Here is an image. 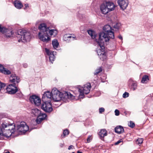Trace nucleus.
Instances as JSON below:
<instances>
[{
    "label": "nucleus",
    "mask_w": 153,
    "mask_h": 153,
    "mask_svg": "<svg viewBox=\"0 0 153 153\" xmlns=\"http://www.w3.org/2000/svg\"><path fill=\"white\" fill-rule=\"evenodd\" d=\"M4 131H0V135L4 136L7 137H10L16 131V129L14 126L11 128V130H4Z\"/></svg>",
    "instance_id": "f8f14e48"
},
{
    "label": "nucleus",
    "mask_w": 153,
    "mask_h": 153,
    "mask_svg": "<svg viewBox=\"0 0 153 153\" xmlns=\"http://www.w3.org/2000/svg\"><path fill=\"white\" fill-rule=\"evenodd\" d=\"M5 153H10V152H5Z\"/></svg>",
    "instance_id": "de8ad7c7"
},
{
    "label": "nucleus",
    "mask_w": 153,
    "mask_h": 153,
    "mask_svg": "<svg viewBox=\"0 0 153 153\" xmlns=\"http://www.w3.org/2000/svg\"><path fill=\"white\" fill-rule=\"evenodd\" d=\"M0 32L3 33H6V36L7 37H9L11 36L12 35V31L7 29H6L4 27H2L0 25Z\"/></svg>",
    "instance_id": "2eb2a0df"
},
{
    "label": "nucleus",
    "mask_w": 153,
    "mask_h": 153,
    "mask_svg": "<svg viewBox=\"0 0 153 153\" xmlns=\"http://www.w3.org/2000/svg\"><path fill=\"white\" fill-rule=\"evenodd\" d=\"M118 37L121 40H122L123 39L121 35L119 36H118Z\"/></svg>",
    "instance_id": "a18cd8bd"
},
{
    "label": "nucleus",
    "mask_w": 153,
    "mask_h": 153,
    "mask_svg": "<svg viewBox=\"0 0 153 153\" xmlns=\"http://www.w3.org/2000/svg\"><path fill=\"white\" fill-rule=\"evenodd\" d=\"M91 86L90 83H87L84 85L83 87L79 86L78 88V91L79 92V98H83L84 97V94H87L90 91Z\"/></svg>",
    "instance_id": "423d86ee"
},
{
    "label": "nucleus",
    "mask_w": 153,
    "mask_h": 153,
    "mask_svg": "<svg viewBox=\"0 0 153 153\" xmlns=\"http://www.w3.org/2000/svg\"><path fill=\"white\" fill-rule=\"evenodd\" d=\"M115 5L113 3L107 2L102 4L100 7V9L102 13L106 14L108 12L114 10Z\"/></svg>",
    "instance_id": "20e7f679"
},
{
    "label": "nucleus",
    "mask_w": 153,
    "mask_h": 153,
    "mask_svg": "<svg viewBox=\"0 0 153 153\" xmlns=\"http://www.w3.org/2000/svg\"><path fill=\"white\" fill-rule=\"evenodd\" d=\"M99 134L101 137L102 140L103 139V137L107 135V134L106 131L105 129H102L100 131Z\"/></svg>",
    "instance_id": "5701e85b"
},
{
    "label": "nucleus",
    "mask_w": 153,
    "mask_h": 153,
    "mask_svg": "<svg viewBox=\"0 0 153 153\" xmlns=\"http://www.w3.org/2000/svg\"><path fill=\"white\" fill-rule=\"evenodd\" d=\"M17 129L19 131L24 133H25L29 129L28 126L24 122H21L20 124L17 125Z\"/></svg>",
    "instance_id": "1a4fd4ad"
},
{
    "label": "nucleus",
    "mask_w": 153,
    "mask_h": 153,
    "mask_svg": "<svg viewBox=\"0 0 153 153\" xmlns=\"http://www.w3.org/2000/svg\"><path fill=\"white\" fill-rule=\"evenodd\" d=\"M52 44L53 47L55 49H56L57 48L59 45V43L58 42V41L56 39H54L52 41Z\"/></svg>",
    "instance_id": "cd10ccee"
},
{
    "label": "nucleus",
    "mask_w": 153,
    "mask_h": 153,
    "mask_svg": "<svg viewBox=\"0 0 153 153\" xmlns=\"http://www.w3.org/2000/svg\"><path fill=\"white\" fill-rule=\"evenodd\" d=\"M14 4L15 7L18 9H20L23 7V5L21 1L18 0L14 1Z\"/></svg>",
    "instance_id": "393cba45"
},
{
    "label": "nucleus",
    "mask_w": 153,
    "mask_h": 153,
    "mask_svg": "<svg viewBox=\"0 0 153 153\" xmlns=\"http://www.w3.org/2000/svg\"><path fill=\"white\" fill-rule=\"evenodd\" d=\"M92 137H91V136H88V138L87 139V141L88 143H89L91 140Z\"/></svg>",
    "instance_id": "e433bc0d"
},
{
    "label": "nucleus",
    "mask_w": 153,
    "mask_h": 153,
    "mask_svg": "<svg viewBox=\"0 0 153 153\" xmlns=\"http://www.w3.org/2000/svg\"><path fill=\"white\" fill-rule=\"evenodd\" d=\"M45 51L48 55L49 56L50 61L51 63H53L55 59L54 52H52L51 51H50L46 48L45 49Z\"/></svg>",
    "instance_id": "f3484780"
},
{
    "label": "nucleus",
    "mask_w": 153,
    "mask_h": 153,
    "mask_svg": "<svg viewBox=\"0 0 153 153\" xmlns=\"http://www.w3.org/2000/svg\"><path fill=\"white\" fill-rule=\"evenodd\" d=\"M121 26V24L120 23H117L113 25L114 28L115 30L116 31L118 30L120 28Z\"/></svg>",
    "instance_id": "c756f323"
},
{
    "label": "nucleus",
    "mask_w": 153,
    "mask_h": 153,
    "mask_svg": "<svg viewBox=\"0 0 153 153\" xmlns=\"http://www.w3.org/2000/svg\"><path fill=\"white\" fill-rule=\"evenodd\" d=\"M128 126L131 128H133L135 126L134 123L131 121L128 123Z\"/></svg>",
    "instance_id": "473e14b6"
},
{
    "label": "nucleus",
    "mask_w": 153,
    "mask_h": 153,
    "mask_svg": "<svg viewBox=\"0 0 153 153\" xmlns=\"http://www.w3.org/2000/svg\"><path fill=\"white\" fill-rule=\"evenodd\" d=\"M13 126L15 128V124L13 123L4 122L1 124V128L0 127V131L11 130V128Z\"/></svg>",
    "instance_id": "9d476101"
},
{
    "label": "nucleus",
    "mask_w": 153,
    "mask_h": 153,
    "mask_svg": "<svg viewBox=\"0 0 153 153\" xmlns=\"http://www.w3.org/2000/svg\"><path fill=\"white\" fill-rule=\"evenodd\" d=\"M8 93L10 94H15L18 91L16 85L11 84L9 85L6 88Z\"/></svg>",
    "instance_id": "ddd939ff"
},
{
    "label": "nucleus",
    "mask_w": 153,
    "mask_h": 153,
    "mask_svg": "<svg viewBox=\"0 0 153 153\" xmlns=\"http://www.w3.org/2000/svg\"><path fill=\"white\" fill-rule=\"evenodd\" d=\"M69 134V131L68 130L65 129L64 131L63 132V135H62V138H64L65 137Z\"/></svg>",
    "instance_id": "7c9ffc66"
},
{
    "label": "nucleus",
    "mask_w": 153,
    "mask_h": 153,
    "mask_svg": "<svg viewBox=\"0 0 153 153\" xmlns=\"http://www.w3.org/2000/svg\"><path fill=\"white\" fill-rule=\"evenodd\" d=\"M121 142V140H118L117 142H116L115 143V145H117L119 144Z\"/></svg>",
    "instance_id": "ea45409f"
},
{
    "label": "nucleus",
    "mask_w": 153,
    "mask_h": 153,
    "mask_svg": "<svg viewBox=\"0 0 153 153\" xmlns=\"http://www.w3.org/2000/svg\"><path fill=\"white\" fill-rule=\"evenodd\" d=\"M23 66L25 68H26L27 67V63H24L23 64Z\"/></svg>",
    "instance_id": "79ce46f5"
},
{
    "label": "nucleus",
    "mask_w": 153,
    "mask_h": 153,
    "mask_svg": "<svg viewBox=\"0 0 153 153\" xmlns=\"http://www.w3.org/2000/svg\"><path fill=\"white\" fill-rule=\"evenodd\" d=\"M17 37L19 42H25L29 41L30 38V34L25 30H19L18 31Z\"/></svg>",
    "instance_id": "7ed1b4c3"
},
{
    "label": "nucleus",
    "mask_w": 153,
    "mask_h": 153,
    "mask_svg": "<svg viewBox=\"0 0 153 153\" xmlns=\"http://www.w3.org/2000/svg\"><path fill=\"white\" fill-rule=\"evenodd\" d=\"M72 153H75L74 152H72Z\"/></svg>",
    "instance_id": "09e8293b"
},
{
    "label": "nucleus",
    "mask_w": 153,
    "mask_h": 153,
    "mask_svg": "<svg viewBox=\"0 0 153 153\" xmlns=\"http://www.w3.org/2000/svg\"><path fill=\"white\" fill-rule=\"evenodd\" d=\"M40 32L38 34L39 39L44 42H47L50 40L49 35L53 36H56L57 31L56 30H50L45 23L40 24L39 27Z\"/></svg>",
    "instance_id": "f257e3e1"
},
{
    "label": "nucleus",
    "mask_w": 153,
    "mask_h": 153,
    "mask_svg": "<svg viewBox=\"0 0 153 153\" xmlns=\"http://www.w3.org/2000/svg\"><path fill=\"white\" fill-rule=\"evenodd\" d=\"M77 153H82V152H80L79 151H78L77 152Z\"/></svg>",
    "instance_id": "49530a36"
},
{
    "label": "nucleus",
    "mask_w": 153,
    "mask_h": 153,
    "mask_svg": "<svg viewBox=\"0 0 153 153\" xmlns=\"http://www.w3.org/2000/svg\"><path fill=\"white\" fill-rule=\"evenodd\" d=\"M52 97L55 101H58L61 99L63 100V96L62 93L59 91L56 88H53L51 92Z\"/></svg>",
    "instance_id": "0eeeda50"
},
{
    "label": "nucleus",
    "mask_w": 153,
    "mask_h": 153,
    "mask_svg": "<svg viewBox=\"0 0 153 153\" xmlns=\"http://www.w3.org/2000/svg\"><path fill=\"white\" fill-rule=\"evenodd\" d=\"M5 86V84L0 82V91Z\"/></svg>",
    "instance_id": "c9c22d12"
},
{
    "label": "nucleus",
    "mask_w": 153,
    "mask_h": 153,
    "mask_svg": "<svg viewBox=\"0 0 153 153\" xmlns=\"http://www.w3.org/2000/svg\"><path fill=\"white\" fill-rule=\"evenodd\" d=\"M114 112L116 116H118L119 115V111L117 109L115 110Z\"/></svg>",
    "instance_id": "4c0bfd02"
},
{
    "label": "nucleus",
    "mask_w": 153,
    "mask_h": 153,
    "mask_svg": "<svg viewBox=\"0 0 153 153\" xmlns=\"http://www.w3.org/2000/svg\"><path fill=\"white\" fill-rule=\"evenodd\" d=\"M0 71L5 74L8 75L11 74V72L7 69L4 68L3 65L0 64Z\"/></svg>",
    "instance_id": "aec40b11"
},
{
    "label": "nucleus",
    "mask_w": 153,
    "mask_h": 153,
    "mask_svg": "<svg viewBox=\"0 0 153 153\" xmlns=\"http://www.w3.org/2000/svg\"><path fill=\"white\" fill-rule=\"evenodd\" d=\"M105 109L103 108H101L99 109V112L100 113H102L104 111Z\"/></svg>",
    "instance_id": "58836bf2"
},
{
    "label": "nucleus",
    "mask_w": 153,
    "mask_h": 153,
    "mask_svg": "<svg viewBox=\"0 0 153 153\" xmlns=\"http://www.w3.org/2000/svg\"><path fill=\"white\" fill-rule=\"evenodd\" d=\"M97 46H99L97 50V53L100 59L102 60H104L107 58L106 53L104 51V43L100 41H97Z\"/></svg>",
    "instance_id": "39448f33"
},
{
    "label": "nucleus",
    "mask_w": 153,
    "mask_h": 153,
    "mask_svg": "<svg viewBox=\"0 0 153 153\" xmlns=\"http://www.w3.org/2000/svg\"><path fill=\"white\" fill-rule=\"evenodd\" d=\"M143 139L141 138H138L136 141V143L138 145H140L143 142Z\"/></svg>",
    "instance_id": "2f4dec72"
},
{
    "label": "nucleus",
    "mask_w": 153,
    "mask_h": 153,
    "mask_svg": "<svg viewBox=\"0 0 153 153\" xmlns=\"http://www.w3.org/2000/svg\"><path fill=\"white\" fill-rule=\"evenodd\" d=\"M149 80V76L147 75H145L143 76L141 82L143 83H145L146 82V81Z\"/></svg>",
    "instance_id": "c85d7f7f"
},
{
    "label": "nucleus",
    "mask_w": 153,
    "mask_h": 153,
    "mask_svg": "<svg viewBox=\"0 0 153 153\" xmlns=\"http://www.w3.org/2000/svg\"><path fill=\"white\" fill-rule=\"evenodd\" d=\"M65 97L70 100H72L75 98V96L68 92H65L64 94Z\"/></svg>",
    "instance_id": "a878e982"
},
{
    "label": "nucleus",
    "mask_w": 153,
    "mask_h": 153,
    "mask_svg": "<svg viewBox=\"0 0 153 153\" xmlns=\"http://www.w3.org/2000/svg\"><path fill=\"white\" fill-rule=\"evenodd\" d=\"M51 95L52 94L49 91H46L43 94L42 97V101L43 103L42 105H52L51 103Z\"/></svg>",
    "instance_id": "6e6552de"
},
{
    "label": "nucleus",
    "mask_w": 153,
    "mask_h": 153,
    "mask_svg": "<svg viewBox=\"0 0 153 153\" xmlns=\"http://www.w3.org/2000/svg\"><path fill=\"white\" fill-rule=\"evenodd\" d=\"M64 37H65V38H71V36H69L67 35H66L64 36Z\"/></svg>",
    "instance_id": "a19ab883"
},
{
    "label": "nucleus",
    "mask_w": 153,
    "mask_h": 153,
    "mask_svg": "<svg viewBox=\"0 0 153 153\" xmlns=\"http://www.w3.org/2000/svg\"><path fill=\"white\" fill-rule=\"evenodd\" d=\"M115 132L118 134H120L124 132V128L123 127L121 126H117L115 128Z\"/></svg>",
    "instance_id": "b1692460"
},
{
    "label": "nucleus",
    "mask_w": 153,
    "mask_h": 153,
    "mask_svg": "<svg viewBox=\"0 0 153 153\" xmlns=\"http://www.w3.org/2000/svg\"><path fill=\"white\" fill-rule=\"evenodd\" d=\"M29 100L32 104L35 105H40L41 104V99L38 96L32 95L30 97Z\"/></svg>",
    "instance_id": "9b49d317"
},
{
    "label": "nucleus",
    "mask_w": 153,
    "mask_h": 153,
    "mask_svg": "<svg viewBox=\"0 0 153 153\" xmlns=\"http://www.w3.org/2000/svg\"><path fill=\"white\" fill-rule=\"evenodd\" d=\"M10 81L11 82H13V85H16L20 81L19 77L16 76L15 74H11L10 77Z\"/></svg>",
    "instance_id": "dca6fc26"
},
{
    "label": "nucleus",
    "mask_w": 153,
    "mask_h": 153,
    "mask_svg": "<svg viewBox=\"0 0 153 153\" xmlns=\"http://www.w3.org/2000/svg\"><path fill=\"white\" fill-rule=\"evenodd\" d=\"M103 29L106 33L102 32L100 33L99 34V40L97 41L102 42H107L110 39H114V33L112 31L111 27L110 25H105Z\"/></svg>",
    "instance_id": "f03ea898"
},
{
    "label": "nucleus",
    "mask_w": 153,
    "mask_h": 153,
    "mask_svg": "<svg viewBox=\"0 0 153 153\" xmlns=\"http://www.w3.org/2000/svg\"><path fill=\"white\" fill-rule=\"evenodd\" d=\"M73 147V146L72 145H71L70 146H69L68 148V149L70 150Z\"/></svg>",
    "instance_id": "37998d69"
},
{
    "label": "nucleus",
    "mask_w": 153,
    "mask_h": 153,
    "mask_svg": "<svg viewBox=\"0 0 153 153\" xmlns=\"http://www.w3.org/2000/svg\"><path fill=\"white\" fill-rule=\"evenodd\" d=\"M31 113L33 114L34 116L37 117L41 116L42 114H45L42 113L40 110L37 108L32 109Z\"/></svg>",
    "instance_id": "6ab92c4d"
},
{
    "label": "nucleus",
    "mask_w": 153,
    "mask_h": 153,
    "mask_svg": "<svg viewBox=\"0 0 153 153\" xmlns=\"http://www.w3.org/2000/svg\"><path fill=\"white\" fill-rule=\"evenodd\" d=\"M47 115L46 114H42L41 116H39L37 117V119L36 120V123L39 124L41 123V122L43 120L45 119Z\"/></svg>",
    "instance_id": "412c9836"
},
{
    "label": "nucleus",
    "mask_w": 153,
    "mask_h": 153,
    "mask_svg": "<svg viewBox=\"0 0 153 153\" xmlns=\"http://www.w3.org/2000/svg\"><path fill=\"white\" fill-rule=\"evenodd\" d=\"M88 33L91 36V38L93 39H95L97 36L95 32L91 30H89L87 31Z\"/></svg>",
    "instance_id": "bb28decb"
},
{
    "label": "nucleus",
    "mask_w": 153,
    "mask_h": 153,
    "mask_svg": "<svg viewBox=\"0 0 153 153\" xmlns=\"http://www.w3.org/2000/svg\"><path fill=\"white\" fill-rule=\"evenodd\" d=\"M102 70V69L101 67H100L99 68L97 69L94 73V75H97Z\"/></svg>",
    "instance_id": "72a5a7b5"
},
{
    "label": "nucleus",
    "mask_w": 153,
    "mask_h": 153,
    "mask_svg": "<svg viewBox=\"0 0 153 153\" xmlns=\"http://www.w3.org/2000/svg\"><path fill=\"white\" fill-rule=\"evenodd\" d=\"M52 106H42L41 108L45 111L47 112H51L53 108L51 107Z\"/></svg>",
    "instance_id": "4be33fe9"
},
{
    "label": "nucleus",
    "mask_w": 153,
    "mask_h": 153,
    "mask_svg": "<svg viewBox=\"0 0 153 153\" xmlns=\"http://www.w3.org/2000/svg\"><path fill=\"white\" fill-rule=\"evenodd\" d=\"M128 84L130 88L132 90L134 91L136 89L137 86V84L135 81H133L131 79H130L128 81Z\"/></svg>",
    "instance_id": "a211bd4d"
},
{
    "label": "nucleus",
    "mask_w": 153,
    "mask_h": 153,
    "mask_svg": "<svg viewBox=\"0 0 153 153\" xmlns=\"http://www.w3.org/2000/svg\"><path fill=\"white\" fill-rule=\"evenodd\" d=\"M25 8H27L29 7L28 4H25Z\"/></svg>",
    "instance_id": "c03bdc74"
},
{
    "label": "nucleus",
    "mask_w": 153,
    "mask_h": 153,
    "mask_svg": "<svg viewBox=\"0 0 153 153\" xmlns=\"http://www.w3.org/2000/svg\"><path fill=\"white\" fill-rule=\"evenodd\" d=\"M129 94L127 92H125L123 95V97L124 98H126L129 96Z\"/></svg>",
    "instance_id": "f704fd0d"
},
{
    "label": "nucleus",
    "mask_w": 153,
    "mask_h": 153,
    "mask_svg": "<svg viewBox=\"0 0 153 153\" xmlns=\"http://www.w3.org/2000/svg\"><path fill=\"white\" fill-rule=\"evenodd\" d=\"M117 3L121 9H126L128 4V0H118Z\"/></svg>",
    "instance_id": "4468645a"
}]
</instances>
